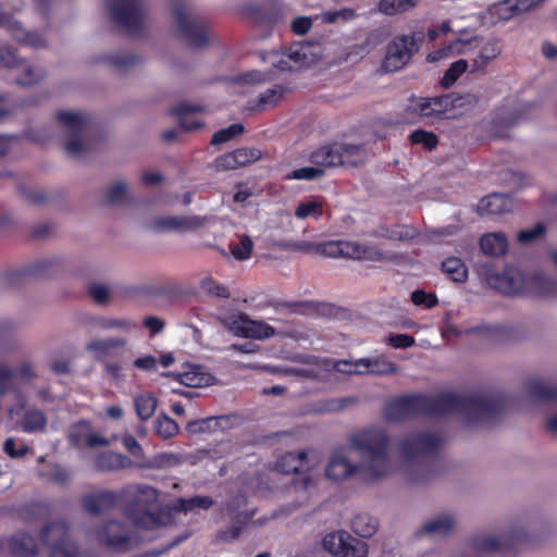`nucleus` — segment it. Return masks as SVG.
<instances>
[{"mask_svg":"<svg viewBox=\"0 0 557 557\" xmlns=\"http://www.w3.org/2000/svg\"><path fill=\"white\" fill-rule=\"evenodd\" d=\"M468 61L465 59H459L450 64L447 71L444 73L441 78V86L444 88H448L453 86L458 78L468 70Z\"/></svg>","mask_w":557,"mask_h":557,"instance_id":"4d7b16f0","label":"nucleus"},{"mask_svg":"<svg viewBox=\"0 0 557 557\" xmlns=\"http://www.w3.org/2000/svg\"><path fill=\"white\" fill-rule=\"evenodd\" d=\"M48 419L46 414L38 409L30 408L25 410L21 419V428L27 433L42 432L46 429Z\"/></svg>","mask_w":557,"mask_h":557,"instance_id":"c03bdc74","label":"nucleus"},{"mask_svg":"<svg viewBox=\"0 0 557 557\" xmlns=\"http://www.w3.org/2000/svg\"><path fill=\"white\" fill-rule=\"evenodd\" d=\"M17 71L18 75L15 78V84L23 87L37 85L47 77V72L44 67L32 64L24 59Z\"/></svg>","mask_w":557,"mask_h":557,"instance_id":"c85d7f7f","label":"nucleus"},{"mask_svg":"<svg viewBox=\"0 0 557 557\" xmlns=\"http://www.w3.org/2000/svg\"><path fill=\"white\" fill-rule=\"evenodd\" d=\"M127 344L125 338L108 337L91 341L87 344L86 350L92 354L94 358L102 361L108 358L114 349L122 348Z\"/></svg>","mask_w":557,"mask_h":557,"instance_id":"a878e982","label":"nucleus"},{"mask_svg":"<svg viewBox=\"0 0 557 557\" xmlns=\"http://www.w3.org/2000/svg\"><path fill=\"white\" fill-rule=\"evenodd\" d=\"M341 166L356 168L363 164L368 160V151L364 145L337 143Z\"/></svg>","mask_w":557,"mask_h":557,"instance_id":"393cba45","label":"nucleus"},{"mask_svg":"<svg viewBox=\"0 0 557 557\" xmlns=\"http://www.w3.org/2000/svg\"><path fill=\"white\" fill-rule=\"evenodd\" d=\"M119 502H121V492L116 493L110 490L88 493L82 497L84 511L91 516H100L115 507Z\"/></svg>","mask_w":557,"mask_h":557,"instance_id":"412c9836","label":"nucleus"},{"mask_svg":"<svg viewBox=\"0 0 557 557\" xmlns=\"http://www.w3.org/2000/svg\"><path fill=\"white\" fill-rule=\"evenodd\" d=\"M121 502L134 524L153 529L160 524L159 492L147 484H129L121 490Z\"/></svg>","mask_w":557,"mask_h":557,"instance_id":"39448f33","label":"nucleus"},{"mask_svg":"<svg viewBox=\"0 0 557 557\" xmlns=\"http://www.w3.org/2000/svg\"><path fill=\"white\" fill-rule=\"evenodd\" d=\"M523 389L532 401H557V385L540 377L527 380Z\"/></svg>","mask_w":557,"mask_h":557,"instance_id":"4be33fe9","label":"nucleus"},{"mask_svg":"<svg viewBox=\"0 0 557 557\" xmlns=\"http://www.w3.org/2000/svg\"><path fill=\"white\" fill-rule=\"evenodd\" d=\"M446 437L441 432L420 431V484L442 470L441 450Z\"/></svg>","mask_w":557,"mask_h":557,"instance_id":"f8f14e48","label":"nucleus"},{"mask_svg":"<svg viewBox=\"0 0 557 557\" xmlns=\"http://www.w3.org/2000/svg\"><path fill=\"white\" fill-rule=\"evenodd\" d=\"M97 62L104 63L116 72H123L135 66L139 59L126 52H114L99 54Z\"/></svg>","mask_w":557,"mask_h":557,"instance_id":"f704fd0d","label":"nucleus"},{"mask_svg":"<svg viewBox=\"0 0 557 557\" xmlns=\"http://www.w3.org/2000/svg\"><path fill=\"white\" fill-rule=\"evenodd\" d=\"M478 274L490 287L504 295L557 297V280L542 273L525 276L513 265H506L498 272L494 262H484L478 265Z\"/></svg>","mask_w":557,"mask_h":557,"instance_id":"7ed1b4c3","label":"nucleus"},{"mask_svg":"<svg viewBox=\"0 0 557 557\" xmlns=\"http://www.w3.org/2000/svg\"><path fill=\"white\" fill-rule=\"evenodd\" d=\"M534 4L535 0H504L497 4L496 9L500 18L509 20L530 10Z\"/></svg>","mask_w":557,"mask_h":557,"instance_id":"79ce46f5","label":"nucleus"},{"mask_svg":"<svg viewBox=\"0 0 557 557\" xmlns=\"http://www.w3.org/2000/svg\"><path fill=\"white\" fill-rule=\"evenodd\" d=\"M283 91L284 89L281 85H274L272 88H269L268 90L262 92L259 96L257 103L251 108L260 111L265 109L268 106L276 103L278 99L282 97Z\"/></svg>","mask_w":557,"mask_h":557,"instance_id":"052dcab7","label":"nucleus"},{"mask_svg":"<svg viewBox=\"0 0 557 557\" xmlns=\"http://www.w3.org/2000/svg\"><path fill=\"white\" fill-rule=\"evenodd\" d=\"M207 218L197 215H162L147 223V228L157 233L193 232L202 227Z\"/></svg>","mask_w":557,"mask_h":557,"instance_id":"dca6fc26","label":"nucleus"},{"mask_svg":"<svg viewBox=\"0 0 557 557\" xmlns=\"http://www.w3.org/2000/svg\"><path fill=\"white\" fill-rule=\"evenodd\" d=\"M502 52V46L498 39H491L484 44L476 58L473 60L472 72H484L491 61L496 59Z\"/></svg>","mask_w":557,"mask_h":557,"instance_id":"e433bc0d","label":"nucleus"},{"mask_svg":"<svg viewBox=\"0 0 557 557\" xmlns=\"http://www.w3.org/2000/svg\"><path fill=\"white\" fill-rule=\"evenodd\" d=\"M273 336H276V329L264 321L251 320L249 318L248 324L245 327V338L264 341Z\"/></svg>","mask_w":557,"mask_h":557,"instance_id":"de8ad7c7","label":"nucleus"},{"mask_svg":"<svg viewBox=\"0 0 557 557\" xmlns=\"http://www.w3.org/2000/svg\"><path fill=\"white\" fill-rule=\"evenodd\" d=\"M89 297L98 305H108L111 297V290L108 285L102 283H91L87 287Z\"/></svg>","mask_w":557,"mask_h":557,"instance_id":"69168bd1","label":"nucleus"},{"mask_svg":"<svg viewBox=\"0 0 557 557\" xmlns=\"http://www.w3.org/2000/svg\"><path fill=\"white\" fill-rule=\"evenodd\" d=\"M417 3L418 0H380L377 10L385 15H395L413 9Z\"/></svg>","mask_w":557,"mask_h":557,"instance_id":"3c124183","label":"nucleus"},{"mask_svg":"<svg viewBox=\"0 0 557 557\" xmlns=\"http://www.w3.org/2000/svg\"><path fill=\"white\" fill-rule=\"evenodd\" d=\"M322 214V203L319 200L310 199L300 202L295 209V215L298 219H306L312 216L318 219Z\"/></svg>","mask_w":557,"mask_h":557,"instance_id":"680f3d73","label":"nucleus"},{"mask_svg":"<svg viewBox=\"0 0 557 557\" xmlns=\"http://www.w3.org/2000/svg\"><path fill=\"white\" fill-rule=\"evenodd\" d=\"M171 14L181 40L197 49L208 44V25L186 0H172Z\"/></svg>","mask_w":557,"mask_h":557,"instance_id":"423d86ee","label":"nucleus"},{"mask_svg":"<svg viewBox=\"0 0 557 557\" xmlns=\"http://www.w3.org/2000/svg\"><path fill=\"white\" fill-rule=\"evenodd\" d=\"M132 466V460L117 453L108 451L95 457L94 467L98 471L109 472L126 469Z\"/></svg>","mask_w":557,"mask_h":557,"instance_id":"c756f323","label":"nucleus"},{"mask_svg":"<svg viewBox=\"0 0 557 557\" xmlns=\"http://www.w3.org/2000/svg\"><path fill=\"white\" fill-rule=\"evenodd\" d=\"M180 383L188 387H203L210 386L214 382V376L205 372L200 366H187L186 370L182 372Z\"/></svg>","mask_w":557,"mask_h":557,"instance_id":"7c9ffc66","label":"nucleus"},{"mask_svg":"<svg viewBox=\"0 0 557 557\" xmlns=\"http://www.w3.org/2000/svg\"><path fill=\"white\" fill-rule=\"evenodd\" d=\"M57 120L62 132L65 152L73 158H82L94 150L96 126L84 112L60 111Z\"/></svg>","mask_w":557,"mask_h":557,"instance_id":"20e7f679","label":"nucleus"},{"mask_svg":"<svg viewBox=\"0 0 557 557\" xmlns=\"http://www.w3.org/2000/svg\"><path fill=\"white\" fill-rule=\"evenodd\" d=\"M418 412V395H405L387 401L383 408L385 420L399 423L413 417Z\"/></svg>","mask_w":557,"mask_h":557,"instance_id":"6ab92c4d","label":"nucleus"},{"mask_svg":"<svg viewBox=\"0 0 557 557\" xmlns=\"http://www.w3.org/2000/svg\"><path fill=\"white\" fill-rule=\"evenodd\" d=\"M383 343L395 349H405L412 347L416 344V339L411 335L389 333L383 338Z\"/></svg>","mask_w":557,"mask_h":557,"instance_id":"774afa93","label":"nucleus"},{"mask_svg":"<svg viewBox=\"0 0 557 557\" xmlns=\"http://www.w3.org/2000/svg\"><path fill=\"white\" fill-rule=\"evenodd\" d=\"M529 543L530 536L522 529H512L499 539L488 534H476L471 539V546L478 554L500 553L505 556L518 552Z\"/></svg>","mask_w":557,"mask_h":557,"instance_id":"1a4fd4ad","label":"nucleus"},{"mask_svg":"<svg viewBox=\"0 0 557 557\" xmlns=\"http://www.w3.org/2000/svg\"><path fill=\"white\" fill-rule=\"evenodd\" d=\"M158 400L153 394L144 392L134 397V408L141 421L149 420L156 412Z\"/></svg>","mask_w":557,"mask_h":557,"instance_id":"a19ab883","label":"nucleus"},{"mask_svg":"<svg viewBox=\"0 0 557 557\" xmlns=\"http://www.w3.org/2000/svg\"><path fill=\"white\" fill-rule=\"evenodd\" d=\"M112 20L126 32L138 33L144 25V7L141 0H110Z\"/></svg>","mask_w":557,"mask_h":557,"instance_id":"ddd939ff","label":"nucleus"},{"mask_svg":"<svg viewBox=\"0 0 557 557\" xmlns=\"http://www.w3.org/2000/svg\"><path fill=\"white\" fill-rule=\"evenodd\" d=\"M359 404L357 396H346L341 398H331L320 404L319 412H341L346 408L354 407Z\"/></svg>","mask_w":557,"mask_h":557,"instance_id":"5fc2aeb1","label":"nucleus"},{"mask_svg":"<svg viewBox=\"0 0 557 557\" xmlns=\"http://www.w3.org/2000/svg\"><path fill=\"white\" fill-rule=\"evenodd\" d=\"M516 405L515 397L505 393L491 395L441 393L433 397L420 394V416L442 418L457 413L468 425L498 419L506 410Z\"/></svg>","mask_w":557,"mask_h":557,"instance_id":"f03ea898","label":"nucleus"},{"mask_svg":"<svg viewBox=\"0 0 557 557\" xmlns=\"http://www.w3.org/2000/svg\"><path fill=\"white\" fill-rule=\"evenodd\" d=\"M261 158V151L256 148H239L219 156L213 161L215 171H231L250 164Z\"/></svg>","mask_w":557,"mask_h":557,"instance_id":"aec40b11","label":"nucleus"},{"mask_svg":"<svg viewBox=\"0 0 557 557\" xmlns=\"http://www.w3.org/2000/svg\"><path fill=\"white\" fill-rule=\"evenodd\" d=\"M232 256L239 261H245L251 257L253 243L248 235H242L239 242L230 245Z\"/></svg>","mask_w":557,"mask_h":557,"instance_id":"bf43d9fd","label":"nucleus"},{"mask_svg":"<svg viewBox=\"0 0 557 557\" xmlns=\"http://www.w3.org/2000/svg\"><path fill=\"white\" fill-rule=\"evenodd\" d=\"M243 12L255 23L276 25L284 21L289 10L280 0H262L245 4Z\"/></svg>","mask_w":557,"mask_h":557,"instance_id":"2eb2a0df","label":"nucleus"},{"mask_svg":"<svg viewBox=\"0 0 557 557\" xmlns=\"http://www.w3.org/2000/svg\"><path fill=\"white\" fill-rule=\"evenodd\" d=\"M153 429L157 435L168 440L178 433V424L169 416L160 414L153 422Z\"/></svg>","mask_w":557,"mask_h":557,"instance_id":"6e6d98bb","label":"nucleus"},{"mask_svg":"<svg viewBox=\"0 0 557 557\" xmlns=\"http://www.w3.org/2000/svg\"><path fill=\"white\" fill-rule=\"evenodd\" d=\"M480 248L484 255L503 256L507 252L508 240L503 233H488L481 237Z\"/></svg>","mask_w":557,"mask_h":557,"instance_id":"c9c22d12","label":"nucleus"},{"mask_svg":"<svg viewBox=\"0 0 557 557\" xmlns=\"http://www.w3.org/2000/svg\"><path fill=\"white\" fill-rule=\"evenodd\" d=\"M246 497L238 495L222 505L221 513L228 519L230 523L224 529L218 531L216 540L233 542L240 536L249 522L256 528H261L269 521L267 517L252 520L256 511L253 509H246Z\"/></svg>","mask_w":557,"mask_h":557,"instance_id":"0eeeda50","label":"nucleus"},{"mask_svg":"<svg viewBox=\"0 0 557 557\" xmlns=\"http://www.w3.org/2000/svg\"><path fill=\"white\" fill-rule=\"evenodd\" d=\"M511 199L509 196L493 193L483 197L479 202V211L482 215H497L509 212L511 209Z\"/></svg>","mask_w":557,"mask_h":557,"instance_id":"b1692460","label":"nucleus"},{"mask_svg":"<svg viewBox=\"0 0 557 557\" xmlns=\"http://www.w3.org/2000/svg\"><path fill=\"white\" fill-rule=\"evenodd\" d=\"M218 320L234 335L245 337V327L247 326L249 320L247 314L237 313L228 317H218Z\"/></svg>","mask_w":557,"mask_h":557,"instance_id":"603ef678","label":"nucleus"},{"mask_svg":"<svg viewBox=\"0 0 557 557\" xmlns=\"http://www.w3.org/2000/svg\"><path fill=\"white\" fill-rule=\"evenodd\" d=\"M202 111V107L197 104H190L188 102H181L171 109V114L180 119V126L185 131H195L202 127L201 121L189 122L187 115L191 113H198Z\"/></svg>","mask_w":557,"mask_h":557,"instance_id":"ea45409f","label":"nucleus"},{"mask_svg":"<svg viewBox=\"0 0 557 557\" xmlns=\"http://www.w3.org/2000/svg\"><path fill=\"white\" fill-rule=\"evenodd\" d=\"M310 160L319 168H334L339 166L342 159L339 158L338 144L325 145L314 150Z\"/></svg>","mask_w":557,"mask_h":557,"instance_id":"2f4dec72","label":"nucleus"},{"mask_svg":"<svg viewBox=\"0 0 557 557\" xmlns=\"http://www.w3.org/2000/svg\"><path fill=\"white\" fill-rule=\"evenodd\" d=\"M389 436L379 426L351 433L345 446L336 448L325 467V476L333 482L358 478L371 485L386 479L392 472Z\"/></svg>","mask_w":557,"mask_h":557,"instance_id":"f257e3e1","label":"nucleus"},{"mask_svg":"<svg viewBox=\"0 0 557 557\" xmlns=\"http://www.w3.org/2000/svg\"><path fill=\"white\" fill-rule=\"evenodd\" d=\"M397 450L404 465L414 462L418 457V433L413 431L399 437Z\"/></svg>","mask_w":557,"mask_h":557,"instance_id":"58836bf2","label":"nucleus"},{"mask_svg":"<svg viewBox=\"0 0 557 557\" xmlns=\"http://www.w3.org/2000/svg\"><path fill=\"white\" fill-rule=\"evenodd\" d=\"M9 548L16 557H35L38 554L36 540L25 532H16L10 539Z\"/></svg>","mask_w":557,"mask_h":557,"instance_id":"bb28decb","label":"nucleus"},{"mask_svg":"<svg viewBox=\"0 0 557 557\" xmlns=\"http://www.w3.org/2000/svg\"><path fill=\"white\" fill-rule=\"evenodd\" d=\"M101 545L115 553H125L135 548L138 537L131 524L119 519L103 522L96 531Z\"/></svg>","mask_w":557,"mask_h":557,"instance_id":"9d476101","label":"nucleus"},{"mask_svg":"<svg viewBox=\"0 0 557 557\" xmlns=\"http://www.w3.org/2000/svg\"><path fill=\"white\" fill-rule=\"evenodd\" d=\"M214 505V500L210 496L196 495L190 498H177L172 506V509L177 512H191L198 509L209 510Z\"/></svg>","mask_w":557,"mask_h":557,"instance_id":"4c0bfd02","label":"nucleus"},{"mask_svg":"<svg viewBox=\"0 0 557 557\" xmlns=\"http://www.w3.org/2000/svg\"><path fill=\"white\" fill-rule=\"evenodd\" d=\"M377 520L368 513H358L351 521L354 532L361 537H370L377 530Z\"/></svg>","mask_w":557,"mask_h":557,"instance_id":"8fccbe9b","label":"nucleus"},{"mask_svg":"<svg viewBox=\"0 0 557 557\" xmlns=\"http://www.w3.org/2000/svg\"><path fill=\"white\" fill-rule=\"evenodd\" d=\"M89 429V423L86 421H81L72 425L69 431L70 444L75 447H79L84 441L87 442Z\"/></svg>","mask_w":557,"mask_h":557,"instance_id":"338daca9","label":"nucleus"},{"mask_svg":"<svg viewBox=\"0 0 557 557\" xmlns=\"http://www.w3.org/2000/svg\"><path fill=\"white\" fill-rule=\"evenodd\" d=\"M332 370L346 375H366L364 358L329 361Z\"/></svg>","mask_w":557,"mask_h":557,"instance_id":"09e8293b","label":"nucleus"},{"mask_svg":"<svg viewBox=\"0 0 557 557\" xmlns=\"http://www.w3.org/2000/svg\"><path fill=\"white\" fill-rule=\"evenodd\" d=\"M245 132V127L240 123H234L228 127L219 129L211 138L210 144L212 146H219L231 141L232 139L240 136Z\"/></svg>","mask_w":557,"mask_h":557,"instance_id":"13d9d810","label":"nucleus"},{"mask_svg":"<svg viewBox=\"0 0 557 557\" xmlns=\"http://www.w3.org/2000/svg\"><path fill=\"white\" fill-rule=\"evenodd\" d=\"M21 197L33 205H45L49 201L48 194L39 188H33L25 185L18 187Z\"/></svg>","mask_w":557,"mask_h":557,"instance_id":"e2e57ef3","label":"nucleus"},{"mask_svg":"<svg viewBox=\"0 0 557 557\" xmlns=\"http://www.w3.org/2000/svg\"><path fill=\"white\" fill-rule=\"evenodd\" d=\"M39 539L48 548L49 557H78L76 543L72 540L70 525L63 519L48 522L40 531Z\"/></svg>","mask_w":557,"mask_h":557,"instance_id":"6e6552de","label":"nucleus"},{"mask_svg":"<svg viewBox=\"0 0 557 557\" xmlns=\"http://www.w3.org/2000/svg\"><path fill=\"white\" fill-rule=\"evenodd\" d=\"M479 102L478 96L467 94H445L432 98H420V116L453 117L456 109L473 107Z\"/></svg>","mask_w":557,"mask_h":557,"instance_id":"9b49d317","label":"nucleus"},{"mask_svg":"<svg viewBox=\"0 0 557 557\" xmlns=\"http://www.w3.org/2000/svg\"><path fill=\"white\" fill-rule=\"evenodd\" d=\"M8 32L12 35L13 39L24 46L39 49L47 47L46 38L38 32L27 30L22 23L13 17Z\"/></svg>","mask_w":557,"mask_h":557,"instance_id":"5701e85b","label":"nucleus"},{"mask_svg":"<svg viewBox=\"0 0 557 557\" xmlns=\"http://www.w3.org/2000/svg\"><path fill=\"white\" fill-rule=\"evenodd\" d=\"M414 45V35H403L396 37L386 47V54L382 67L386 72L400 70L411 58V48Z\"/></svg>","mask_w":557,"mask_h":557,"instance_id":"f3484780","label":"nucleus"},{"mask_svg":"<svg viewBox=\"0 0 557 557\" xmlns=\"http://www.w3.org/2000/svg\"><path fill=\"white\" fill-rule=\"evenodd\" d=\"M200 288L209 296L218 298H230V292L226 286L215 282L211 277H205L200 281Z\"/></svg>","mask_w":557,"mask_h":557,"instance_id":"0e129e2a","label":"nucleus"},{"mask_svg":"<svg viewBox=\"0 0 557 557\" xmlns=\"http://www.w3.org/2000/svg\"><path fill=\"white\" fill-rule=\"evenodd\" d=\"M97 326L101 330H119L124 333H131L137 327V323L127 318H100L97 320Z\"/></svg>","mask_w":557,"mask_h":557,"instance_id":"864d4df0","label":"nucleus"},{"mask_svg":"<svg viewBox=\"0 0 557 557\" xmlns=\"http://www.w3.org/2000/svg\"><path fill=\"white\" fill-rule=\"evenodd\" d=\"M366 375H392L399 371V367L384 355L364 358Z\"/></svg>","mask_w":557,"mask_h":557,"instance_id":"473e14b6","label":"nucleus"},{"mask_svg":"<svg viewBox=\"0 0 557 557\" xmlns=\"http://www.w3.org/2000/svg\"><path fill=\"white\" fill-rule=\"evenodd\" d=\"M325 550L336 557H367L368 545L366 542L354 537L346 531H337L327 534L323 539Z\"/></svg>","mask_w":557,"mask_h":557,"instance_id":"4468645a","label":"nucleus"},{"mask_svg":"<svg viewBox=\"0 0 557 557\" xmlns=\"http://www.w3.org/2000/svg\"><path fill=\"white\" fill-rule=\"evenodd\" d=\"M284 55L294 64V70H300L315 64L322 57V48L315 42L299 41L290 45Z\"/></svg>","mask_w":557,"mask_h":557,"instance_id":"a211bd4d","label":"nucleus"},{"mask_svg":"<svg viewBox=\"0 0 557 557\" xmlns=\"http://www.w3.org/2000/svg\"><path fill=\"white\" fill-rule=\"evenodd\" d=\"M102 197L109 206H122L129 201L127 183L124 180H116L109 183L102 190Z\"/></svg>","mask_w":557,"mask_h":557,"instance_id":"72a5a7b5","label":"nucleus"},{"mask_svg":"<svg viewBox=\"0 0 557 557\" xmlns=\"http://www.w3.org/2000/svg\"><path fill=\"white\" fill-rule=\"evenodd\" d=\"M455 527V519L451 516H438L430 521H426L420 528V534L425 533L430 535H446Z\"/></svg>","mask_w":557,"mask_h":557,"instance_id":"a18cd8bd","label":"nucleus"},{"mask_svg":"<svg viewBox=\"0 0 557 557\" xmlns=\"http://www.w3.org/2000/svg\"><path fill=\"white\" fill-rule=\"evenodd\" d=\"M306 458L307 454L304 450L288 451L277 459L275 469L284 474L298 473L308 468Z\"/></svg>","mask_w":557,"mask_h":557,"instance_id":"cd10ccee","label":"nucleus"},{"mask_svg":"<svg viewBox=\"0 0 557 557\" xmlns=\"http://www.w3.org/2000/svg\"><path fill=\"white\" fill-rule=\"evenodd\" d=\"M470 44V40L458 38L451 41L450 44L446 45L445 47H442L428 53L426 61L429 63H436L441 60L449 58L450 55L462 54L466 52V47Z\"/></svg>","mask_w":557,"mask_h":557,"instance_id":"37998d69","label":"nucleus"},{"mask_svg":"<svg viewBox=\"0 0 557 557\" xmlns=\"http://www.w3.org/2000/svg\"><path fill=\"white\" fill-rule=\"evenodd\" d=\"M443 273L451 281L462 283L468 277V269L463 261L458 257H448L441 264Z\"/></svg>","mask_w":557,"mask_h":557,"instance_id":"49530a36","label":"nucleus"}]
</instances>
